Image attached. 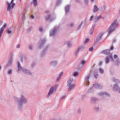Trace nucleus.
<instances>
[{"mask_svg":"<svg viewBox=\"0 0 120 120\" xmlns=\"http://www.w3.org/2000/svg\"><path fill=\"white\" fill-rule=\"evenodd\" d=\"M15 98L17 103L18 109L21 110L23 108V104L27 103V99L22 94L21 95L20 98H18L16 97H15Z\"/></svg>","mask_w":120,"mask_h":120,"instance_id":"nucleus-1","label":"nucleus"},{"mask_svg":"<svg viewBox=\"0 0 120 120\" xmlns=\"http://www.w3.org/2000/svg\"><path fill=\"white\" fill-rule=\"evenodd\" d=\"M118 24L117 20H114L112 23L111 25L108 28V32L109 35L112 32L115 31L116 27L118 26Z\"/></svg>","mask_w":120,"mask_h":120,"instance_id":"nucleus-2","label":"nucleus"},{"mask_svg":"<svg viewBox=\"0 0 120 120\" xmlns=\"http://www.w3.org/2000/svg\"><path fill=\"white\" fill-rule=\"evenodd\" d=\"M73 81V78H70L67 81V85L68 87V90L69 91H71L75 86V84L72 83Z\"/></svg>","mask_w":120,"mask_h":120,"instance_id":"nucleus-3","label":"nucleus"},{"mask_svg":"<svg viewBox=\"0 0 120 120\" xmlns=\"http://www.w3.org/2000/svg\"><path fill=\"white\" fill-rule=\"evenodd\" d=\"M59 27L58 26H55L51 29L50 32V36H54L57 34Z\"/></svg>","mask_w":120,"mask_h":120,"instance_id":"nucleus-4","label":"nucleus"},{"mask_svg":"<svg viewBox=\"0 0 120 120\" xmlns=\"http://www.w3.org/2000/svg\"><path fill=\"white\" fill-rule=\"evenodd\" d=\"M57 87V86L56 85H55L54 86L51 87L50 88L47 96V97H49L53 93V91L54 90H56Z\"/></svg>","mask_w":120,"mask_h":120,"instance_id":"nucleus-5","label":"nucleus"},{"mask_svg":"<svg viewBox=\"0 0 120 120\" xmlns=\"http://www.w3.org/2000/svg\"><path fill=\"white\" fill-rule=\"evenodd\" d=\"M110 59H111L112 61H114L112 54H110L108 56L106 57L105 59L106 63L108 64L109 62Z\"/></svg>","mask_w":120,"mask_h":120,"instance_id":"nucleus-6","label":"nucleus"},{"mask_svg":"<svg viewBox=\"0 0 120 120\" xmlns=\"http://www.w3.org/2000/svg\"><path fill=\"white\" fill-rule=\"evenodd\" d=\"M14 0H12L10 3L9 4L8 3V6L7 10L10 11L11 9V8H13L15 5V4L13 3Z\"/></svg>","mask_w":120,"mask_h":120,"instance_id":"nucleus-7","label":"nucleus"},{"mask_svg":"<svg viewBox=\"0 0 120 120\" xmlns=\"http://www.w3.org/2000/svg\"><path fill=\"white\" fill-rule=\"evenodd\" d=\"M85 48V47L84 45H81L79 46L75 52V56H77L78 55L79 51L84 49Z\"/></svg>","mask_w":120,"mask_h":120,"instance_id":"nucleus-8","label":"nucleus"},{"mask_svg":"<svg viewBox=\"0 0 120 120\" xmlns=\"http://www.w3.org/2000/svg\"><path fill=\"white\" fill-rule=\"evenodd\" d=\"M13 54L12 53L10 57L8 60V62L7 64V66L8 67L11 66V64L12 63V61L13 59Z\"/></svg>","mask_w":120,"mask_h":120,"instance_id":"nucleus-9","label":"nucleus"},{"mask_svg":"<svg viewBox=\"0 0 120 120\" xmlns=\"http://www.w3.org/2000/svg\"><path fill=\"white\" fill-rule=\"evenodd\" d=\"M45 19L46 21H49V22H51L55 18L52 17L51 15L48 14L45 17Z\"/></svg>","mask_w":120,"mask_h":120,"instance_id":"nucleus-10","label":"nucleus"},{"mask_svg":"<svg viewBox=\"0 0 120 120\" xmlns=\"http://www.w3.org/2000/svg\"><path fill=\"white\" fill-rule=\"evenodd\" d=\"M46 41V39L45 38H44L42 39L41 40L40 43L39 45V48H40L43 47Z\"/></svg>","mask_w":120,"mask_h":120,"instance_id":"nucleus-11","label":"nucleus"},{"mask_svg":"<svg viewBox=\"0 0 120 120\" xmlns=\"http://www.w3.org/2000/svg\"><path fill=\"white\" fill-rule=\"evenodd\" d=\"M22 71L24 73L30 75H32V73L29 70H27L25 68H23L22 69Z\"/></svg>","mask_w":120,"mask_h":120,"instance_id":"nucleus-12","label":"nucleus"},{"mask_svg":"<svg viewBox=\"0 0 120 120\" xmlns=\"http://www.w3.org/2000/svg\"><path fill=\"white\" fill-rule=\"evenodd\" d=\"M98 100V98L95 97L91 98L90 101L91 103L94 104L96 103Z\"/></svg>","mask_w":120,"mask_h":120,"instance_id":"nucleus-13","label":"nucleus"},{"mask_svg":"<svg viewBox=\"0 0 120 120\" xmlns=\"http://www.w3.org/2000/svg\"><path fill=\"white\" fill-rule=\"evenodd\" d=\"M90 76V74H88L87 76H86L85 79V83L86 86L89 85V79Z\"/></svg>","mask_w":120,"mask_h":120,"instance_id":"nucleus-14","label":"nucleus"},{"mask_svg":"<svg viewBox=\"0 0 120 120\" xmlns=\"http://www.w3.org/2000/svg\"><path fill=\"white\" fill-rule=\"evenodd\" d=\"M101 53L106 55H109L111 54L110 53V49H109L103 50Z\"/></svg>","mask_w":120,"mask_h":120,"instance_id":"nucleus-15","label":"nucleus"},{"mask_svg":"<svg viewBox=\"0 0 120 120\" xmlns=\"http://www.w3.org/2000/svg\"><path fill=\"white\" fill-rule=\"evenodd\" d=\"M93 85L96 89H101L102 87L101 85L97 83H95Z\"/></svg>","mask_w":120,"mask_h":120,"instance_id":"nucleus-16","label":"nucleus"},{"mask_svg":"<svg viewBox=\"0 0 120 120\" xmlns=\"http://www.w3.org/2000/svg\"><path fill=\"white\" fill-rule=\"evenodd\" d=\"M96 26L95 23H94L92 27L91 28L90 33V35H92L94 31V29Z\"/></svg>","mask_w":120,"mask_h":120,"instance_id":"nucleus-17","label":"nucleus"},{"mask_svg":"<svg viewBox=\"0 0 120 120\" xmlns=\"http://www.w3.org/2000/svg\"><path fill=\"white\" fill-rule=\"evenodd\" d=\"M98 95L99 96H104L105 95L108 96H109V95L107 93L105 92H103L98 94Z\"/></svg>","mask_w":120,"mask_h":120,"instance_id":"nucleus-18","label":"nucleus"},{"mask_svg":"<svg viewBox=\"0 0 120 120\" xmlns=\"http://www.w3.org/2000/svg\"><path fill=\"white\" fill-rule=\"evenodd\" d=\"M103 34H101L97 37L96 38V41L97 42L99 41L101 39Z\"/></svg>","mask_w":120,"mask_h":120,"instance_id":"nucleus-19","label":"nucleus"},{"mask_svg":"<svg viewBox=\"0 0 120 120\" xmlns=\"http://www.w3.org/2000/svg\"><path fill=\"white\" fill-rule=\"evenodd\" d=\"M48 48V46H46L44 49V50L41 52V57H43L45 55V52Z\"/></svg>","mask_w":120,"mask_h":120,"instance_id":"nucleus-20","label":"nucleus"},{"mask_svg":"<svg viewBox=\"0 0 120 120\" xmlns=\"http://www.w3.org/2000/svg\"><path fill=\"white\" fill-rule=\"evenodd\" d=\"M70 6L69 5H67L65 8V11L66 13L67 14L68 13L70 10Z\"/></svg>","mask_w":120,"mask_h":120,"instance_id":"nucleus-21","label":"nucleus"},{"mask_svg":"<svg viewBox=\"0 0 120 120\" xmlns=\"http://www.w3.org/2000/svg\"><path fill=\"white\" fill-rule=\"evenodd\" d=\"M99 8L96 5H95L94 7L93 11L94 13H96L99 10Z\"/></svg>","mask_w":120,"mask_h":120,"instance_id":"nucleus-22","label":"nucleus"},{"mask_svg":"<svg viewBox=\"0 0 120 120\" xmlns=\"http://www.w3.org/2000/svg\"><path fill=\"white\" fill-rule=\"evenodd\" d=\"M102 17L101 16V15H100L96 17L94 20V22L95 23L97 22Z\"/></svg>","mask_w":120,"mask_h":120,"instance_id":"nucleus-23","label":"nucleus"},{"mask_svg":"<svg viewBox=\"0 0 120 120\" xmlns=\"http://www.w3.org/2000/svg\"><path fill=\"white\" fill-rule=\"evenodd\" d=\"M51 65L54 66H56L57 63V62L56 61H52L50 62Z\"/></svg>","mask_w":120,"mask_h":120,"instance_id":"nucleus-24","label":"nucleus"},{"mask_svg":"<svg viewBox=\"0 0 120 120\" xmlns=\"http://www.w3.org/2000/svg\"><path fill=\"white\" fill-rule=\"evenodd\" d=\"M113 88L116 90H120V88L117 84L114 85Z\"/></svg>","mask_w":120,"mask_h":120,"instance_id":"nucleus-25","label":"nucleus"},{"mask_svg":"<svg viewBox=\"0 0 120 120\" xmlns=\"http://www.w3.org/2000/svg\"><path fill=\"white\" fill-rule=\"evenodd\" d=\"M63 74V72H61L60 74L57 77L56 79V81L57 82H58L59 81L60 79L62 76Z\"/></svg>","mask_w":120,"mask_h":120,"instance_id":"nucleus-26","label":"nucleus"},{"mask_svg":"<svg viewBox=\"0 0 120 120\" xmlns=\"http://www.w3.org/2000/svg\"><path fill=\"white\" fill-rule=\"evenodd\" d=\"M112 80L113 81L115 82L116 84L120 83V81L119 80L116 79L114 78H112Z\"/></svg>","mask_w":120,"mask_h":120,"instance_id":"nucleus-27","label":"nucleus"},{"mask_svg":"<svg viewBox=\"0 0 120 120\" xmlns=\"http://www.w3.org/2000/svg\"><path fill=\"white\" fill-rule=\"evenodd\" d=\"M18 71H20L21 69H22V67L21 66L19 62H18Z\"/></svg>","mask_w":120,"mask_h":120,"instance_id":"nucleus-28","label":"nucleus"},{"mask_svg":"<svg viewBox=\"0 0 120 120\" xmlns=\"http://www.w3.org/2000/svg\"><path fill=\"white\" fill-rule=\"evenodd\" d=\"M68 47H70L71 46V42L69 41H67L66 43Z\"/></svg>","mask_w":120,"mask_h":120,"instance_id":"nucleus-29","label":"nucleus"},{"mask_svg":"<svg viewBox=\"0 0 120 120\" xmlns=\"http://www.w3.org/2000/svg\"><path fill=\"white\" fill-rule=\"evenodd\" d=\"M25 19V14L24 13L22 14V22L23 23L24 20Z\"/></svg>","mask_w":120,"mask_h":120,"instance_id":"nucleus-30","label":"nucleus"},{"mask_svg":"<svg viewBox=\"0 0 120 120\" xmlns=\"http://www.w3.org/2000/svg\"><path fill=\"white\" fill-rule=\"evenodd\" d=\"M83 23V22H81V23L79 25V26H78L77 27V30H79L80 28H81V27L82 26V25Z\"/></svg>","mask_w":120,"mask_h":120,"instance_id":"nucleus-31","label":"nucleus"},{"mask_svg":"<svg viewBox=\"0 0 120 120\" xmlns=\"http://www.w3.org/2000/svg\"><path fill=\"white\" fill-rule=\"evenodd\" d=\"M93 90L92 88H91L89 89L87 92V93H91L93 92Z\"/></svg>","mask_w":120,"mask_h":120,"instance_id":"nucleus-32","label":"nucleus"},{"mask_svg":"<svg viewBox=\"0 0 120 120\" xmlns=\"http://www.w3.org/2000/svg\"><path fill=\"white\" fill-rule=\"evenodd\" d=\"M7 33L9 34H11L12 33V31L10 30V29H8L7 30Z\"/></svg>","mask_w":120,"mask_h":120,"instance_id":"nucleus-33","label":"nucleus"},{"mask_svg":"<svg viewBox=\"0 0 120 120\" xmlns=\"http://www.w3.org/2000/svg\"><path fill=\"white\" fill-rule=\"evenodd\" d=\"M33 3L34 6H36L37 4V0H33Z\"/></svg>","mask_w":120,"mask_h":120,"instance_id":"nucleus-34","label":"nucleus"},{"mask_svg":"<svg viewBox=\"0 0 120 120\" xmlns=\"http://www.w3.org/2000/svg\"><path fill=\"white\" fill-rule=\"evenodd\" d=\"M99 71L100 73L101 74H103L104 72L103 69L101 68H100L99 69Z\"/></svg>","mask_w":120,"mask_h":120,"instance_id":"nucleus-35","label":"nucleus"},{"mask_svg":"<svg viewBox=\"0 0 120 120\" xmlns=\"http://www.w3.org/2000/svg\"><path fill=\"white\" fill-rule=\"evenodd\" d=\"M78 72H75L73 74V75L74 76H76L78 75Z\"/></svg>","mask_w":120,"mask_h":120,"instance_id":"nucleus-36","label":"nucleus"},{"mask_svg":"<svg viewBox=\"0 0 120 120\" xmlns=\"http://www.w3.org/2000/svg\"><path fill=\"white\" fill-rule=\"evenodd\" d=\"M85 62H86L85 60H82L81 62V64L82 65H83L85 64Z\"/></svg>","mask_w":120,"mask_h":120,"instance_id":"nucleus-37","label":"nucleus"},{"mask_svg":"<svg viewBox=\"0 0 120 120\" xmlns=\"http://www.w3.org/2000/svg\"><path fill=\"white\" fill-rule=\"evenodd\" d=\"M36 64L35 62H33L31 64V67L32 68L34 67L35 65Z\"/></svg>","mask_w":120,"mask_h":120,"instance_id":"nucleus-38","label":"nucleus"},{"mask_svg":"<svg viewBox=\"0 0 120 120\" xmlns=\"http://www.w3.org/2000/svg\"><path fill=\"white\" fill-rule=\"evenodd\" d=\"M89 41V38H87L86 39L84 43L85 44H86Z\"/></svg>","mask_w":120,"mask_h":120,"instance_id":"nucleus-39","label":"nucleus"},{"mask_svg":"<svg viewBox=\"0 0 120 120\" xmlns=\"http://www.w3.org/2000/svg\"><path fill=\"white\" fill-rule=\"evenodd\" d=\"M12 72V70L11 69H10L8 71V73L9 75L11 74Z\"/></svg>","mask_w":120,"mask_h":120,"instance_id":"nucleus-40","label":"nucleus"},{"mask_svg":"<svg viewBox=\"0 0 120 120\" xmlns=\"http://www.w3.org/2000/svg\"><path fill=\"white\" fill-rule=\"evenodd\" d=\"M32 29V27H30L29 29H27V33H28L29 32H30L31 31Z\"/></svg>","mask_w":120,"mask_h":120,"instance_id":"nucleus-41","label":"nucleus"},{"mask_svg":"<svg viewBox=\"0 0 120 120\" xmlns=\"http://www.w3.org/2000/svg\"><path fill=\"white\" fill-rule=\"evenodd\" d=\"M120 62L119 60H116V65H118L119 64Z\"/></svg>","mask_w":120,"mask_h":120,"instance_id":"nucleus-42","label":"nucleus"},{"mask_svg":"<svg viewBox=\"0 0 120 120\" xmlns=\"http://www.w3.org/2000/svg\"><path fill=\"white\" fill-rule=\"evenodd\" d=\"M94 109L95 111L97 112L99 110V108L98 107H95Z\"/></svg>","mask_w":120,"mask_h":120,"instance_id":"nucleus-43","label":"nucleus"},{"mask_svg":"<svg viewBox=\"0 0 120 120\" xmlns=\"http://www.w3.org/2000/svg\"><path fill=\"white\" fill-rule=\"evenodd\" d=\"M94 16L93 15H92L91 16L89 19V21H91L94 18Z\"/></svg>","mask_w":120,"mask_h":120,"instance_id":"nucleus-44","label":"nucleus"},{"mask_svg":"<svg viewBox=\"0 0 120 120\" xmlns=\"http://www.w3.org/2000/svg\"><path fill=\"white\" fill-rule=\"evenodd\" d=\"M94 50V48L93 47L90 48L89 49V51L90 52H92Z\"/></svg>","mask_w":120,"mask_h":120,"instance_id":"nucleus-45","label":"nucleus"},{"mask_svg":"<svg viewBox=\"0 0 120 120\" xmlns=\"http://www.w3.org/2000/svg\"><path fill=\"white\" fill-rule=\"evenodd\" d=\"M74 25V24L72 22L70 23L69 25V26H70L71 27H73V26Z\"/></svg>","mask_w":120,"mask_h":120,"instance_id":"nucleus-46","label":"nucleus"},{"mask_svg":"<svg viewBox=\"0 0 120 120\" xmlns=\"http://www.w3.org/2000/svg\"><path fill=\"white\" fill-rule=\"evenodd\" d=\"M29 49L30 50H32L33 49V47L32 45H30L29 46Z\"/></svg>","mask_w":120,"mask_h":120,"instance_id":"nucleus-47","label":"nucleus"},{"mask_svg":"<svg viewBox=\"0 0 120 120\" xmlns=\"http://www.w3.org/2000/svg\"><path fill=\"white\" fill-rule=\"evenodd\" d=\"M43 28L41 27H40L39 29V31L40 32H42L43 31Z\"/></svg>","mask_w":120,"mask_h":120,"instance_id":"nucleus-48","label":"nucleus"},{"mask_svg":"<svg viewBox=\"0 0 120 120\" xmlns=\"http://www.w3.org/2000/svg\"><path fill=\"white\" fill-rule=\"evenodd\" d=\"M98 74H96L94 75V77L96 79H97L98 77Z\"/></svg>","mask_w":120,"mask_h":120,"instance_id":"nucleus-49","label":"nucleus"},{"mask_svg":"<svg viewBox=\"0 0 120 120\" xmlns=\"http://www.w3.org/2000/svg\"><path fill=\"white\" fill-rule=\"evenodd\" d=\"M61 0H58L57 2V4L58 5L60 3Z\"/></svg>","mask_w":120,"mask_h":120,"instance_id":"nucleus-50","label":"nucleus"},{"mask_svg":"<svg viewBox=\"0 0 120 120\" xmlns=\"http://www.w3.org/2000/svg\"><path fill=\"white\" fill-rule=\"evenodd\" d=\"M75 2L76 3H80L81 2L80 0H75Z\"/></svg>","mask_w":120,"mask_h":120,"instance_id":"nucleus-51","label":"nucleus"},{"mask_svg":"<svg viewBox=\"0 0 120 120\" xmlns=\"http://www.w3.org/2000/svg\"><path fill=\"white\" fill-rule=\"evenodd\" d=\"M86 4H87L88 3V0H84Z\"/></svg>","mask_w":120,"mask_h":120,"instance_id":"nucleus-52","label":"nucleus"},{"mask_svg":"<svg viewBox=\"0 0 120 120\" xmlns=\"http://www.w3.org/2000/svg\"><path fill=\"white\" fill-rule=\"evenodd\" d=\"M65 97H66V96H62V97L60 99H61V100H63V99L65 98Z\"/></svg>","mask_w":120,"mask_h":120,"instance_id":"nucleus-53","label":"nucleus"},{"mask_svg":"<svg viewBox=\"0 0 120 120\" xmlns=\"http://www.w3.org/2000/svg\"><path fill=\"white\" fill-rule=\"evenodd\" d=\"M117 57H118V56H117V55H114V58H115V59L116 58H117Z\"/></svg>","mask_w":120,"mask_h":120,"instance_id":"nucleus-54","label":"nucleus"},{"mask_svg":"<svg viewBox=\"0 0 120 120\" xmlns=\"http://www.w3.org/2000/svg\"><path fill=\"white\" fill-rule=\"evenodd\" d=\"M114 49V47L113 45L110 48V49L111 50H112Z\"/></svg>","mask_w":120,"mask_h":120,"instance_id":"nucleus-55","label":"nucleus"},{"mask_svg":"<svg viewBox=\"0 0 120 120\" xmlns=\"http://www.w3.org/2000/svg\"><path fill=\"white\" fill-rule=\"evenodd\" d=\"M31 18L32 19H33L34 18V16L32 15H31L30 16Z\"/></svg>","mask_w":120,"mask_h":120,"instance_id":"nucleus-56","label":"nucleus"},{"mask_svg":"<svg viewBox=\"0 0 120 120\" xmlns=\"http://www.w3.org/2000/svg\"><path fill=\"white\" fill-rule=\"evenodd\" d=\"M20 45L19 44L17 45L16 46V48H20Z\"/></svg>","mask_w":120,"mask_h":120,"instance_id":"nucleus-57","label":"nucleus"},{"mask_svg":"<svg viewBox=\"0 0 120 120\" xmlns=\"http://www.w3.org/2000/svg\"><path fill=\"white\" fill-rule=\"evenodd\" d=\"M116 39H114L113 40V42L114 43L116 42Z\"/></svg>","mask_w":120,"mask_h":120,"instance_id":"nucleus-58","label":"nucleus"},{"mask_svg":"<svg viewBox=\"0 0 120 120\" xmlns=\"http://www.w3.org/2000/svg\"><path fill=\"white\" fill-rule=\"evenodd\" d=\"M102 64V63L101 62H100L99 63V65L100 66Z\"/></svg>","mask_w":120,"mask_h":120,"instance_id":"nucleus-59","label":"nucleus"},{"mask_svg":"<svg viewBox=\"0 0 120 120\" xmlns=\"http://www.w3.org/2000/svg\"><path fill=\"white\" fill-rule=\"evenodd\" d=\"M21 61L22 62H23V58L22 57L21 58Z\"/></svg>","mask_w":120,"mask_h":120,"instance_id":"nucleus-60","label":"nucleus"},{"mask_svg":"<svg viewBox=\"0 0 120 120\" xmlns=\"http://www.w3.org/2000/svg\"><path fill=\"white\" fill-rule=\"evenodd\" d=\"M95 0H91V1L92 2H93L95 1Z\"/></svg>","mask_w":120,"mask_h":120,"instance_id":"nucleus-61","label":"nucleus"},{"mask_svg":"<svg viewBox=\"0 0 120 120\" xmlns=\"http://www.w3.org/2000/svg\"><path fill=\"white\" fill-rule=\"evenodd\" d=\"M45 12L46 13H48L49 12V11L47 10Z\"/></svg>","mask_w":120,"mask_h":120,"instance_id":"nucleus-62","label":"nucleus"},{"mask_svg":"<svg viewBox=\"0 0 120 120\" xmlns=\"http://www.w3.org/2000/svg\"><path fill=\"white\" fill-rule=\"evenodd\" d=\"M50 120H57L56 119H51Z\"/></svg>","mask_w":120,"mask_h":120,"instance_id":"nucleus-63","label":"nucleus"},{"mask_svg":"<svg viewBox=\"0 0 120 120\" xmlns=\"http://www.w3.org/2000/svg\"><path fill=\"white\" fill-rule=\"evenodd\" d=\"M2 68L1 66L0 65V71L1 70Z\"/></svg>","mask_w":120,"mask_h":120,"instance_id":"nucleus-64","label":"nucleus"}]
</instances>
